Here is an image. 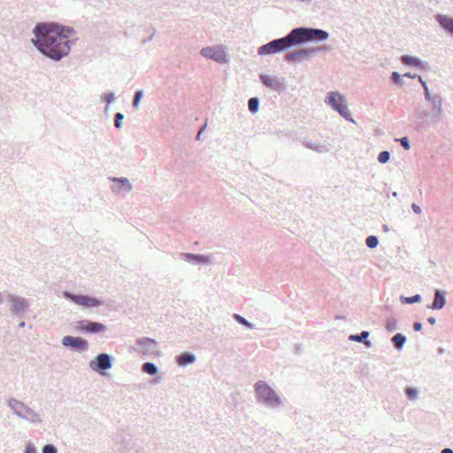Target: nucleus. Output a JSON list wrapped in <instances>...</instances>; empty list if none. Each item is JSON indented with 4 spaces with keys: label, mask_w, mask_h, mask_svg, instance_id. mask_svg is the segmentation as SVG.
<instances>
[{
    "label": "nucleus",
    "mask_w": 453,
    "mask_h": 453,
    "mask_svg": "<svg viewBox=\"0 0 453 453\" xmlns=\"http://www.w3.org/2000/svg\"><path fill=\"white\" fill-rule=\"evenodd\" d=\"M391 80L395 84H402L403 83L402 75L398 72H395V71L391 73Z\"/></svg>",
    "instance_id": "obj_40"
},
{
    "label": "nucleus",
    "mask_w": 453,
    "mask_h": 453,
    "mask_svg": "<svg viewBox=\"0 0 453 453\" xmlns=\"http://www.w3.org/2000/svg\"><path fill=\"white\" fill-rule=\"evenodd\" d=\"M130 453H141L140 449L134 447L132 437L130 436Z\"/></svg>",
    "instance_id": "obj_43"
},
{
    "label": "nucleus",
    "mask_w": 453,
    "mask_h": 453,
    "mask_svg": "<svg viewBox=\"0 0 453 453\" xmlns=\"http://www.w3.org/2000/svg\"><path fill=\"white\" fill-rule=\"evenodd\" d=\"M323 49V47L303 48L288 52V54L285 55L284 58L287 62H294L296 60L301 62L303 59H307L311 57L315 56Z\"/></svg>",
    "instance_id": "obj_14"
},
{
    "label": "nucleus",
    "mask_w": 453,
    "mask_h": 453,
    "mask_svg": "<svg viewBox=\"0 0 453 453\" xmlns=\"http://www.w3.org/2000/svg\"><path fill=\"white\" fill-rule=\"evenodd\" d=\"M422 327H423V326H422L421 322L416 321L413 323L414 331H416V332L421 331Z\"/></svg>",
    "instance_id": "obj_45"
},
{
    "label": "nucleus",
    "mask_w": 453,
    "mask_h": 453,
    "mask_svg": "<svg viewBox=\"0 0 453 453\" xmlns=\"http://www.w3.org/2000/svg\"><path fill=\"white\" fill-rule=\"evenodd\" d=\"M329 38V33L320 28L309 27L310 42H321Z\"/></svg>",
    "instance_id": "obj_20"
},
{
    "label": "nucleus",
    "mask_w": 453,
    "mask_h": 453,
    "mask_svg": "<svg viewBox=\"0 0 453 453\" xmlns=\"http://www.w3.org/2000/svg\"><path fill=\"white\" fill-rule=\"evenodd\" d=\"M335 319H344L345 318L343 316H336Z\"/></svg>",
    "instance_id": "obj_57"
},
{
    "label": "nucleus",
    "mask_w": 453,
    "mask_h": 453,
    "mask_svg": "<svg viewBox=\"0 0 453 453\" xmlns=\"http://www.w3.org/2000/svg\"><path fill=\"white\" fill-rule=\"evenodd\" d=\"M42 453H58V449L54 444H46L42 449Z\"/></svg>",
    "instance_id": "obj_38"
},
{
    "label": "nucleus",
    "mask_w": 453,
    "mask_h": 453,
    "mask_svg": "<svg viewBox=\"0 0 453 453\" xmlns=\"http://www.w3.org/2000/svg\"><path fill=\"white\" fill-rule=\"evenodd\" d=\"M200 54L219 63L226 62V54L220 47H204L201 50Z\"/></svg>",
    "instance_id": "obj_15"
},
{
    "label": "nucleus",
    "mask_w": 453,
    "mask_h": 453,
    "mask_svg": "<svg viewBox=\"0 0 453 453\" xmlns=\"http://www.w3.org/2000/svg\"><path fill=\"white\" fill-rule=\"evenodd\" d=\"M7 300L10 303L9 310L12 317H23L30 307L29 302L22 296L8 294Z\"/></svg>",
    "instance_id": "obj_9"
},
{
    "label": "nucleus",
    "mask_w": 453,
    "mask_h": 453,
    "mask_svg": "<svg viewBox=\"0 0 453 453\" xmlns=\"http://www.w3.org/2000/svg\"><path fill=\"white\" fill-rule=\"evenodd\" d=\"M157 342L150 337H141L136 341V347L133 349L143 356H152L157 353Z\"/></svg>",
    "instance_id": "obj_12"
},
{
    "label": "nucleus",
    "mask_w": 453,
    "mask_h": 453,
    "mask_svg": "<svg viewBox=\"0 0 453 453\" xmlns=\"http://www.w3.org/2000/svg\"><path fill=\"white\" fill-rule=\"evenodd\" d=\"M201 134H202V133L198 132L197 136H196V139H197V140H199V139L201 138Z\"/></svg>",
    "instance_id": "obj_59"
},
{
    "label": "nucleus",
    "mask_w": 453,
    "mask_h": 453,
    "mask_svg": "<svg viewBox=\"0 0 453 453\" xmlns=\"http://www.w3.org/2000/svg\"><path fill=\"white\" fill-rule=\"evenodd\" d=\"M434 18L446 33L453 35V18L441 13L436 14Z\"/></svg>",
    "instance_id": "obj_22"
},
{
    "label": "nucleus",
    "mask_w": 453,
    "mask_h": 453,
    "mask_svg": "<svg viewBox=\"0 0 453 453\" xmlns=\"http://www.w3.org/2000/svg\"><path fill=\"white\" fill-rule=\"evenodd\" d=\"M326 102L346 120L354 122L345 104L344 97L341 94L338 92L328 93Z\"/></svg>",
    "instance_id": "obj_4"
},
{
    "label": "nucleus",
    "mask_w": 453,
    "mask_h": 453,
    "mask_svg": "<svg viewBox=\"0 0 453 453\" xmlns=\"http://www.w3.org/2000/svg\"><path fill=\"white\" fill-rule=\"evenodd\" d=\"M205 126H206V124H204L203 126H202V127L199 128V132H200V133H202V132L204 130Z\"/></svg>",
    "instance_id": "obj_55"
},
{
    "label": "nucleus",
    "mask_w": 453,
    "mask_h": 453,
    "mask_svg": "<svg viewBox=\"0 0 453 453\" xmlns=\"http://www.w3.org/2000/svg\"><path fill=\"white\" fill-rule=\"evenodd\" d=\"M417 79L420 82L423 88H425L426 87H428L427 83L422 79V77L420 75L418 74Z\"/></svg>",
    "instance_id": "obj_46"
},
{
    "label": "nucleus",
    "mask_w": 453,
    "mask_h": 453,
    "mask_svg": "<svg viewBox=\"0 0 453 453\" xmlns=\"http://www.w3.org/2000/svg\"><path fill=\"white\" fill-rule=\"evenodd\" d=\"M75 329L86 334H97L105 332L107 327L100 322L82 319L75 323Z\"/></svg>",
    "instance_id": "obj_11"
},
{
    "label": "nucleus",
    "mask_w": 453,
    "mask_h": 453,
    "mask_svg": "<svg viewBox=\"0 0 453 453\" xmlns=\"http://www.w3.org/2000/svg\"><path fill=\"white\" fill-rule=\"evenodd\" d=\"M180 259L193 265H209L211 264V256L193 253H180Z\"/></svg>",
    "instance_id": "obj_16"
},
{
    "label": "nucleus",
    "mask_w": 453,
    "mask_h": 453,
    "mask_svg": "<svg viewBox=\"0 0 453 453\" xmlns=\"http://www.w3.org/2000/svg\"><path fill=\"white\" fill-rule=\"evenodd\" d=\"M32 33V44L44 57L60 61L71 52V47L77 41L73 27L58 22L46 21L37 23Z\"/></svg>",
    "instance_id": "obj_1"
},
{
    "label": "nucleus",
    "mask_w": 453,
    "mask_h": 453,
    "mask_svg": "<svg viewBox=\"0 0 453 453\" xmlns=\"http://www.w3.org/2000/svg\"><path fill=\"white\" fill-rule=\"evenodd\" d=\"M143 95H144L143 90H142V89L135 91L134 98H133V107L134 109H137L139 107L141 100L143 97Z\"/></svg>",
    "instance_id": "obj_33"
},
{
    "label": "nucleus",
    "mask_w": 453,
    "mask_h": 453,
    "mask_svg": "<svg viewBox=\"0 0 453 453\" xmlns=\"http://www.w3.org/2000/svg\"><path fill=\"white\" fill-rule=\"evenodd\" d=\"M4 301V296L2 292H0V304H2Z\"/></svg>",
    "instance_id": "obj_51"
},
{
    "label": "nucleus",
    "mask_w": 453,
    "mask_h": 453,
    "mask_svg": "<svg viewBox=\"0 0 453 453\" xmlns=\"http://www.w3.org/2000/svg\"><path fill=\"white\" fill-rule=\"evenodd\" d=\"M196 360V355L191 353V352L180 353L176 357V362L178 363V365L180 366H182V367H185V366H187L188 365H191V364L195 363Z\"/></svg>",
    "instance_id": "obj_25"
},
{
    "label": "nucleus",
    "mask_w": 453,
    "mask_h": 453,
    "mask_svg": "<svg viewBox=\"0 0 453 453\" xmlns=\"http://www.w3.org/2000/svg\"><path fill=\"white\" fill-rule=\"evenodd\" d=\"M382 229H383V231H384V232H388V231H389V227H388V225H386V224H383V225H382Z\"/></svg>",
    "instance_id": "obj_50"
},
{
    "label": "nucleus",
    "mask_w": 453,
    "mask_h": 453,
    "mask_svg": "<svg viewBox=\"0 0 453 453\" xmlns=\"http://www.w3.org/2000/svg\"><path fill=\"white\" fill-rule=\"evenodd\" d=\"M441 453H453V450L449 448L443 449Z\"/></svg>",
    "instance_id": "obj_49"
},
{
    "label": "nucleus",
    "mask_w": 453,
    "mask_h": 453,
    "mask_svg": "<svg viewBox=\"0 0 453 453\" xmlns=\"http://www.w3.org/2000/svg\"><path fill=\"white\" fill-rule=\"evenodd\" d=\"M404 394L409 400L414 401L418 398V390L413 387H406L404 389Z\"/></svg>",
    "instance_id": "obj_31"
},
{
    "label": "nucleus",
    "mask_w": 453,
    "mask_h": 453,
    "mask_svg": "<svg viewBox=\"0 0 453 453\" xmlns=\"http://www.w3.org/2000/svg\"><path fill=\"white\" fill-rule=\"evenodd\" d=\"M423 89H424V97H425L426 101L430 102L435 98V94L432 95L428 87H426Z\"/></svg>",
    "instance_id": "obj_41"
},
{
    "label": "nucleus",
    "mask_w": 453,
    "mask_h": 453,
    "mask_svg": "<svg viewBox=\"0 0 453 453\" xmlns=\"http://www.w3.org/2000/svg\"><path fill=\"white\" fill-rule=\"evenodd\" d=\"M397 195H398V194H397V192H395V191H394V192L392 193V196H394V197H397Z\"/></svg>",
    "instance_id": "obj_58"
},
{
    "label": "nucleus",
    "mask_w": 453,
    "mask_h": 453,
    "mask_svg": "<svg viewBox=\"0 0 453 453\" xmlns=\"http://www.w3.org/2000/svg\"><path fill=\"white\" fill-rule=\"evenodd\" d=\"M289 50L285 36L273 39L271 42L260 46L257 53L260 56L278 54Z\"/></svg>",
    "instance_id": "obj_8"
},
{
    "label": "nucleus",
    "mask_w": 453,
    "mask_h": 453,
    "mask_svg": "<svg viewBox=\"0 0 453 453\" xmlns=\"http://www.w3.org/2000/svg\"><path fill=\"white\" fill-rule=\"evenodd\" d=\"M406 336L401 333L395 334L391 339L394 348L396 350H402L404 347V344L406 343Z\"/></svg>",
    "instance_id": "obj_26"
},
{
    "label": "nucleus",
    "mask_w": 453,
    "mask_h": 453,
    "mask_svg": "<svg viewBox=\"0 0 453 453\" xmlns=\"http://www.w3.org/2000/svg\"><path fill=\"white\" fill-rule=\"evenodd\" d=\"M233 319L239 323L240 325L245 326L247 329L252 330L255 328V325L250 322L248 319H246L244 317H242L240 314L234 313L233 315Z\"/></svg>",
    "instance_id": "obj_28"
},
{
    "label": "nucleus",
    "mask_w": 453,
    "mask_h": 453,
    "mask_svg": "<svg viewBox=\"0 0 453 453\" xmlns=\"http://www.w3.org/2000/svg\"><path fill=\"white\" fill-rule=\"evenodd\" d=\"M288 49L295 46H301L310 42L309 41V27H299L293 28L288 35H285Z\"/></svg>",
    "instance_id": "obj_6"
},
{
    "label": "nucleus",
    "mask_w": 453,
    "mask_h": 453,
    "mask_svg": "<svg viewBox=\"0 0 453 453\" xmlns=\"http://www.w3.org/2000/svg\"><path fill=\"white\" fill-rule=\"evenodd\" d=\"M420 127L424 129H426L427 128V124H424L423 122L420 123Z\"/></svg>",
    "instance_id": "obj_54"
},
{
    "label": "nucleus",
    "mask_w": 453,
    "mask_h": 453,
    "mask_svg": "<svg viewBox=\"0 0 453 453\" xmlns=\"http://www.w3.org/2000/svg\"><path fill=\"white\" fill-rule=\"evenodd\" d=\"M421 296L419 294L414 295L412 296H400V300L402 303L412 304L416 303L421 302Z\"/></svg>",
    "instance_id": "obj_30"
},
{
    "label": "nucleus",
    "mask_w": 453,
    "mask_h": 453,
    "mask_svg": "<svg viewBox=\"0 0 453 453\" xmlns=\"http://www.w3.org/2000/svg\"><path fill=\"white\" fill-rule=\"evenodd\" d=\"M25 453H38L33 443H28L26 447Z\"/></svg>",
    "instance_id": "obj_42"
},
{
    "label": "nucleus",
    "mask_w": 453,
    "mask_h": 453,
    "mask_svg": "<svg viewBox=\"0 0 453 453\" xmlns=\"http://www.w3.org/2000/svg\"><path fill=\"white\" fill-rule=\"evenodd\" d=\"M254 389L257 402L266 407L276 409L281 404L280 397L265 381L258 380L256 382Z\"/></svg>",
    "instance_id": "obj_2"
},
{
    "label": "nucleus",
    "mask_w": 453,
    "mask_h": 453,
    "mask_svg": "<svg viewBox=\"0 0 453 453\" xmlns=\"http://www.w3.org/2000/svg\"><path fill=\"white\" fill-rule=\"evenodd\" d=\"M377 158L380 164H386L390 159V152L388 150L380 151Z\"/></svg>",
    "instance_id": "obj_35"
},
{
    "label": "nucleus",
    "mask_w": 453,
    "mask_h": 453,
    "mask_svg": "<svg viewBox=\"0 0 453 453\" xmlns=\"http://www.w3.org/2000/svg\"><path fill=\"white\" fill-rule=\"evenodd\" d=\"M438 352H439V354L444 353V349L443 348H439L438 349Z\"/></svg>",
    "instance_id": "obj_56"
},
{
    "label": "nucleus",
    "mask_w": 453,
    "mask_h": 453,
    "mask_svg": "<svg viewBox=\"0 0 453 453\" xmlns=\"http://www.w3.org/2000/svg\"><path fill=\"white\" fill-rule=\"evenodd\" d=\"M369 335H370V333L368 331L365 330L359 334H350L349 336V341L363 343L367 349H370V348H372V343L368 339Z\"/></svg>",
    "instance_id": "obj_24"
},
{
    "label": "nucleus",
    "mask_w": 453,
    "mask_h": 453,
    "mask_svg": "<svg viewBox=\"0 0 453 453\" xmlns=\"http://www.w3.org/2000/svg\"><path fill=\"white\" fill-rule=\"evenodd\" d=\"M400 60L403 64L407 65H411L417 68H420L423 70H426L429 67L427 62L421 60L419 58L410 55H403L400 58Z\"/></svg>",
    "instance_id": "obj_19"
},
{
    "label": "nucleus",
    "mask_w": 453,
    "mask_h": 453,
    "mask_svg": "<svg viewBox=\"0 0 453 453\" xmlns=\"http://www.w3.org/2000/svg\"><path fill=\"white\" fill-rule=\"evenodd\" d=\"M386 329L389 333H393L398 329L397 320L394 318H389L386 321Z\"/></svg>",
    "instance_id": "obj_32"
},
{
    "label": "nucleus",
    "mask_w": 453,
    "mask_h": 453,
    "mask_svg": "<svg viewBox=\"0 0 453 453\" xmlns=\"http://www.w3.org/2000/svg\"><path fill=\"white\" fill-rule=\"evenodd\" d=\"M25 326H26L25 321H21V322L19 324V326H19V328H23V327H25Z\"/></svg>",
    "instance_id": "obj_52"
},
{
    "label": "nucleus",
    "mask_w": 453,
    "mask_h": 453,
    "mask_svg": "<svg viewBox=\"0 0 453 453\" xmlns=\"http://www.w3.org/2000/svg\"><path fill=\"white\" fill-rule=\"evenodd\" d=\"M395 141L399 142L401 146L405 149V150H410L411 149V144H410V141H409V138L407 136H403L400 139H396Z\"/></svg>",
    "instance_id": "obj_39"
},
{
    "label": "nucleus",
    "mask_w": 453,
    "mask_h": 453,
    "mask_svg": "<svg viewBox=\"0 0 453 453\" xmlns=\"http://www.w3.org/2000/svg\"><path fill=\"white\" fill-rule=\"evenodd\" d=\"M411 209L416 214H420L422 211L420 206L414 203L411 204Z\"/></svg>",
    "instance_id": "obj_44"
},
{
    "label": "nucleus",
    "mask_w": 453,
    "mask_h": 453,
    "mask_svg": "<svg viewBox=\"0 0 453 453\" xmlns=\"http://www.w3.org/2000/svg\"><path fill=\"white\" fill-rule=\"evenodd\" d=\"M124 119V114L121 112H117L114 115V126L116 128L120 129L122 127V122Z\"/></svg>",
    "instance_id": "obj_36"
},
{
    "label": "nucleus",
    "mask_w": 453,
    "mask_h": 453,
    "mask_svg": "<svg viewBox=\"0 0 453 453\" xmlns=\"http://www.w3.org/2000/svg\"><path fill=\"white\" fill-rule=\"evenodd\" d=\"M259 104H260V100L258 97H251L249 99L248 101V108H249V111L252 113V114H255L259 110Z\"/></svg>",
    "instance_id": "obj_29"
},
{
    "label": "nucleus",
    "mask_w": 453,
    "mask_h": 453,
    "mask_svg": "<svg viewBox=\"0 0 453 453\" xmlns=\"http://www.w3.org/2000/svg\"><path fill=\"white\" fill-rule=\"evenodd\" d=\"M88 365L92 371L99 374H104L105 371L112 367L113 357L108 353H100L94 359L89 361Z\"/></svg>",
    "instance_id": "obj_10"
},
{
    "label": "nucleus",
    "mask_w": 453,
    "mask_h": 453,
    "mask_svg": "<svg viewBox=\"0 0 453 453\" xmlns=\"http://www.w3.org/2000/svg\"><path fill=\"white\" fill-rule=\"evenodd\" d=\"M303 144L305 148L312 150L318 153H326L331 150L330 144L314 142L311 140L304 139Z\"/></svg>",
    "instance_id": "obj_23"
},
{
    "label": "nucleus",
    "mask_w": 453,
    "mask_h": 453,
    "mask_svg": "<svg viewBox=\"0 0 453 453\" xmlns=\"http://www.w3.org/2000/svg\"><path fill=\"white\" fill-rule=\"evenodd\" d=\"M159 381H160V378H155V379L153 380V383H155V384L159 383Z\"/></svg>",
    "instance_id": "obj_53"
},
{
    "label": "nucleus",
    "mask_w": 453,
    "mask_h": 453,
    "mask_svg": "<svg viewBox=\"0 0 453 453\" xmlns=\"http://www.w3.org/2000/svg\"><path fill=\"white\" fill-rule=\"evenodd\" d=\"M142 372L150 375H156L158 372V367L152 362H145L142 365Z\"/></svg>",
    "instance_id": "obj_27"
},
{
    "label": "nucleus",
    "mask_w": 453,
    "mask_h": 453,
    "mask_svg": "<svg viewBox=\"0 0 453 453\" xmlns=\"http://www.w3.org/2000/svg\"><path fill=\"white\" fill-rule=\"evenodd\" d=\"M442 96L440 94H435V98L429 103L432 105L431 111L426 112H418L417 114V121L424 116L431 118L433 123L437 124L443 118Z\"/></svg>",
    "instance_id": "obj_7"
},
{
    "label": "nucleus",
    "mask_w": 453,
    "mask_h": 453,
    "mask_svg": "<svg viewBox=\"0 0 453 453\" xmlns=\"http://www.w3.org/2000/svg\"><path fill=\"white\" fill-rule=\"evenodd\" d=\"M365 244L369 249H374L379 245V239L375 235H369L365 239Z\"/></svg>",
    "instance_id": "obj_34"
},
{
    "label": "nucleus",
    "mask_w": 453,
    "mask_h": 453,
    "mask_svg": "<svg viewBox=\"0 0 453 453\" xmlns=\"http://www.w3.org/2000/svg\"><path fill=\"white\" fill-rule=\"evenodd\" d=\"M300 349H301V348H300V347H297V348H296V351H299Z\"/></svg>",
    "instance_id": "obj_60"
},
{
    "label": "nucleus",
    "mask_w": 453,
    "mask_h": 453,
    "mask_svg": "<svg viewBox=\"0 0 453 453\" xmlns=\"http://www.w3.org/2000/svg\"><path fill=\"white\" fill-rule=\"evenodd\" d=\"M427 321H428V323H429V324H431V325H434V324L436 323V319H435V318H434V317H429V318L427 319Z\"/></svg>",
    "instance_id": "obj_48"
},
{
    "label": "nucleus",
    "mask_w": 453,
    "mask_h": 453,
    "mask_svg": "<svg viewBox=\"0 0 453 453\" xmlns=\"http://www.w3.org/2000/svg\"><path fill=\"white\" fill-rule=\"evenodd\" d=\"M260 81L264 86L277 92H281L285 88L284 82L277 77H271L267 74H261Z\"/></svg>",
    "instance_id": "obj_18"
},
{
    "label": "nucleus",
    "mask_w": 453,
    "mask_h": 453,
    "mask_svg": "<svg viewBox=\"0 0 453 453\" xmlns=\"http://www.w3.org/2000/svg\"><path fill=\"white\" fill-rule=\"evenodd\" d=\"M6 403L19 418L33 424H41L42 422L40 415L23 402L16 398H10L7 400Z\"/></svg>",
    "instance_id": "obj_3"
},
{
    "label": "nucleus",
    "mask_w": 453,
    "mask_h": 453,
    "mask_svg": "<svg viewBox=\"0 0 453 453\" xmlns=\"http://www.w3.org/2000/svg\"><path fill=\"white\" fill-rule=\"evenodd\" d=\"M446 304V294L444 291L436 289L434 291V296L433 303L426 306L427 309L441 310Z\"/></svg>",
    "instance_id": "obj_21"
},
{
    "label": "nucleus",
    "mask_w": 453,
    "mask_h": 453,
    "mask_svg": "<svg viewBox=\"0 0 453 453\" xmlns=\"http://www.w3.org/2000/svg\"><path fill=\"white\" fill-rule=\"evenodd\" d=\"M109 180L119 184V186H111V189L114 193H119L120 191L129 193L133 190V185L126 177H109Z\"/></svg>",
    "instance_id": "obj_17"
},
{
    "label": "nucleus",
    "mask_w": 453,
    "mask_h": 453,
    "mask_svg": "<svg viewBox=\"0 0 453 453\" xmlns=\"http://www.w3.org/2000/svg\"><path fill=\"white\" fill-rule=\"evenodd\" d=\"M104 100L105 102L107 103V105L104 109V111H107L109 110V105L114 102V100L116 99L115 97V95L113 92H107L105 95H104Z\"/></svg>",
    "instance_id": "obj_37"
},
{
    "label": "nucleus",
    "mask_w": 453,
    "mask_h": 453,
    "mask_svg": "<svg viewBox=\"0 0 453 453\" xmlns=\"http://www.w3.org/2000/svg\"><path fill=\"white\" fill-rule=\"evenodd\" d=\"M63 297L83 308H93L103 305L104 301L88 295H76L70 291H64Z\"/></svg>",
    "instance_id": "obj_5"
},
{
    "label": "nucleus",
    "mask_w": 453,
    "mask_h": 453,
    "mask_svg": "<svg viewBox=\"0 0 453 453\" xmlns=\"http://www.w3.org/2000/svg\"><path fill=\"white\" fill-rule=\"evenodd\" d=\"M63 346L69 348L73 351L82 353L88 349V342L79 336L66 335L61 340Z\"/></svg>",
    "instance_id": "obj_13"
},
{
    "label": "nucleus",
    "mask_w": 453,
    "mask_h": 453,
    "mask_svg": "<svg viewBox=\"0 0 453 453\" xmlns=\"http://www.w3.org/2000/svg\"><path fill=\"white\" fill-rule=\"evenodd\" d=\"M403 76L411 78V79H416L418 77V74H412L411 73L408 72L403 74Z\"/></svg>",
    "instance_id": "obj_47"
}]
</instances>
